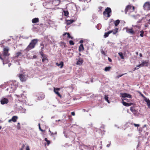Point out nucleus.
I'll return each mask as SVG.
<instances>
[{
	"mask_svg": "<svg viewBox=\"0 0 150 150\" xmlns=\"http://www.w3.org/2000/svg\"><path fill=\"white\" fill-rule=\"evenodd\" d=\"M9 49L8 47H6L3 49L1 54H0V59L2 61L3 64L7 63L8 62V56L10 55L8 53Z\"/></svg>",
	"mask_w": 150,
	"mask_h": 150,
	"instance_id": "nucleus-1",
	"label": "nucleus"
},
{
	"mask_svg": "<svg viewBox=\"0 0 150 150\" xmlns=\"http://www.w3.org/2000/svg\"><path fill=\"white\" fill-rule=\"evenodd\" d=\"M51 1V0H50ZM52 1L49 3H45L44 4L46 5L47 7L48 8L54 9L58 6L60 3V0H51Z\"/></svg>",
	"mask_w": 150,
	"mask_h": 150,
	"instance_id": "nucleus-2",
	"label": "nucleus"
},
{
	"mask_svg": "<svg viewBox=\"0 0 150 150\" xmlns=\"http://www.w3.org/2000/svg\"><path fill=\"white\" fill-rule=\"evenodd\" d=\"M38 42V40L37 39H34L32 40L29 44L25 49V50L28 51L34 48Z\"/></svg>",
	"mask_w": 150,
	"mask_h": 150,
	"instance_id": "nucleus-3",
	"label": "nucleus"
},
{
	"mask_svg": "<svg viewBox=\"0 0 150 150\" xmlns=\"http://www.w3.org/2000/svg\"><path fill=\"white\" fill-rule=\"evenodd\" d=\"M112 12L111 9L109 7H107L105 9V11L103 12V15L106 16L108 18H109L111 16V13Z\"/></svg>",
	"mask_w": 150,
	"mask_h": 150,
	"instance_id": "nucleus-4",
	"label": "nucleus"
},
{
	"mask_svg": "<svg viewBox=\"0 0 150 150\" xmlns=\"http://www.w3.org/2000/svg\"><path fill=\"white\" fill-rule=\"evenodd\" d=\"M126 32L128 33L131 34L132 35L135 34V32L133 30V28H129L128 27H126L125 28Z\"/></svg>",
	"mask_w": 150,
	"mask_h": 150,
	"instance_id": "nucleus-5",
	"label": "nucleus"
},
{
	"mask_svg": "<svg viewBox=\"0 0 150 150\" xmlns=\"http://www.w3.org/2000/svg\"><path fill=\"white\" fill-rule=\"evenodd\" d=\"M18 75L21 81L24 82L26 81V77L25 75L19 74Z\"/></svg>",
	"mask_w": 150,
	"mask_h": 150,
	"instance_id": "nucleus-6",
	"label": "nucleus"
},
{
	"mask_svg": "<svg viewBox=\"0 0 150 150\" xmlns=\"http://www.w3.org/2000/svg\"><path fill=\"white\" fill-rule=\"evenodd\" d=\"M143 7L145 10H150V3L149 2H146L144 5Z\"/></svg>",
	"mask_w": 150,
	"mask_h": 150,
	"instance_id": "nucleus-7",
	"label": "nucleus"
},
{
	"mask_svg": "<svg viewBox=\"0 0 150 150\" xmlns=\"http://www.w3.org/2000/svg\"><path fill=\"white\" fill-rule=\"evenodd\" d=\"M149 60L145 61H142L141 64V66H142V67L144 66L147 67L149 64Z\"/></svg>",
	"mask_w": 150,
	"mask_h": 150,
	"instance_id": "nucleus-8",
	"label": "nucleus"
},
{
	"mask_svg": "<svg viewBox=\"0 0 150 150\" xmlns=\"http://www.w3.org/2000/svg\"><path fill=\"white\" fill-rule=\"evenodd\" d=\"M0 102L1 104L4 105L7 103L8 102V100L7 98H4L1 99Z\"/></svg>",
	"mask_w": 150,
	"mask_h": 150,
	"instance_id": "nucleus-9",
	"label": "nucleus"
},
{
	"mask_svg": "<svg viewBox=\"0 0 150 150\" xmlns=\"http://www.w3.org/2000/svg\"><path fill=\"white\" fill-rule=\"evenodd\" d=\"M22 50H20V51L16 52L15 54L14 58L16 59L18 58L20 56H21L22 54Z\"/></svg>",
	"mask_w": 150,
	"mask_h": 150,
	"instance_id": "nucleus-10",
	"label": "nucleus"
},
{
	"mask_svg": "<svg viewBox=\"0 0 150 150\" xmlns=\"http://www.w3.org/2000/svg\"><path fill=\"white\" fill-rule=\"evenodd\" d=\"M132 7L133 8V10L134 11V6H133L132 7L131 5H127L125 9V12L126 13H127V11L131 9L132 8Z\"/></svg>",
	"mask_w": 150,
	"mask_h": 150,
	"instance_id": "nucleus-11",
	"label": "nucleus"
},
{
	"mask_svg": "<svg viewBox=\"0 0 150 150\" xmlns=\"http://www.w3.org/2000/svg\"><path fill=\"white\" fill-rule=\"evenodd\" d=\"M60 90V88H54V91L55 93H56L58 96L59 97H61V95L59 93L58 91Z\"/></svg>",
	"mask_w": 150,
	"mask_h": 150,
	"instance_id": "nucleus-12",
	"label": "nucleus"
},
{
	"mask_svg": "<svg viewBox=\"0 0 150 150\" xmlns=\"http://www.w3.org/2000/svg\"><path fill=\"white\" fill-rule=\"evenodd\" d=\"M120 22V21L119 20H117L115 21H111L110 22V24L111 23V24L113 25L114 23L115 24V26H117V25L119 24Z\"/></svg>",
	"mask_w": 150,
	"mask_h": 150,
	"instance_id": "nucleus-13",
	"label": "nucleus"
},
{
	"mask_svg": "<svg viewBox=\"0 0 150 150\" xmlns=\"http://www.w3.org/2000/svg\"><path fill=\"white\" fill-rule=\"evenodd\" d=\"M83 62V60L82 58H80L76 63V64L78 65H81Z\"/></svg>",
	"mask_w": 150,
	"mask_h": 150,
	"instance_id": "nucleus-14",
	"label": "nucleus"
},
{
	"mask_svg": "<svg viewBox=\"0 0 150 150\" xmlns=\"http://www.w3.org/2000/svg\"><path fill=\"white\" fill-rule=\"evenodd\" d=\"M26 145V150H30V148L29 146L26 144H23L22 145V146L21 148L20 149V150H23L24 147Z\"/></svg>",
	"mask_w": 150,
	"mask_h": 150,
	"instance_id": "nucleus-15",
	"label": "nucleus"
},
{
	"mask_svg": "<svg viewBox=\"0 0 150 150\" xmlns=\"http://www.w3.org/2000/svg\"><path fill=\"white\" fill-rule=\"evenodd\" d=\"M122 97L123 98L127 97L129 98H132L131 95L126 93H123L122 94Z\"/></svg>",
	"mask_w": 150,
	"mask_h": 150,
	"instance_id": "nucleus-16",
	"label": "nucleus"
},
{
	"mask_svg": "<svg viewBox=\"0 0 150 150\" xmlns=\"http://www.w3.org/2000/svg\"><path fill=\"white\" fill-rule=\"evenodd\" d=\"M123 105L125 106H129L133 104L132 103H127L125 101H123L122 102Z\"/></svg>",
	"mask_w": 150,
	"mask_h": 150,
	"instance_id": "nucleus-17",
	"label": "nucleus"
},
{
	"mask_svg": "<svg viewBox=\"0 0 150 150\" xmlns=\"http://www.w3.org/2000/svg\"><path fill=\"white\" fill-rule=\"evenodd\" d=\"M144 101L147 103V104L149 108H150V100L148 98H146L144 99Z\"/></svg>",
	"mask_w": 150,
	"mask_h": 150,
	"instance_id": "nucleus-18",
	"label": "nucleus"
},
{
	"mask_svg": "<svg viewBox=\"0 0 150 150\" xmlns=\"http://www.w3.org/2000/svg\"><path fill=\"white\" fill-rule=\"evenodd\" d=\"M32 22L33 23H35L39 22V19L38 18H35L32 20Z\"/></svg>",
	"mask_w": 150,
	"mask_h": 150,
	"instance_id": "nucleus-19",
	"label": "nucleus"
},
{
	"mask_svg": "<svg viewBox=\"0 0 150 150\" xmlns=\"http://www.w3.org/2000/svg\"><path fill=\"white\" fill-rule=\"evenodd\" d=\"M84 50V47L82 44H81L79 47V52L83 51Z\"/></svg>",
	"mask_w": 150,
	"mask_h": 150,
	"instance_id": "nucleus-20",
	"label": "nucleus"
},
{
	"mask_svg": "<svg viewBox=\"0 0 150 150\" xmlns=\"http://www.w3.org/2000/svg\"><path fill=\"white\" fill-rule=\"evenodd\" d=\"M67 35V37L68 38H71V39H73V38L71 37L69 33H65L63 34V36H65L66 35Z\"/></svg>",
	"mask_w": 150,
	"mask_h": 150,
	"instance_id": "nucleus-21",
	"label": "nucleus"
},
{
	"mask_svg": "<svg viewBox=\"0 0 150 150\" xmlns=\"http://www.w3.org/2000/svg\"><path fill=\"white\" fill-rule=\"evenodd\" d=\"M112 31H109L105 33L104 35V37L105 38L107 37L108 36L109 34L112 33Z\"/></svg>",
	"mask_w": 150,
	"mask_h": 150,
	"instance_id": "nucleus-22",
	"label": "nucleus"
},
{
	"mask_svg": "<svg viewBox=\"0 0 150 150\" xmlns=\"http://www.w3.org/2000/svg\"><path fill=\"white\" fill-rule=\"evenodd\" d=\"M18 118V117L16 116H13L11 120L14 122H15L16 121L17 119Z\"/></svg>",
	"mask_w": 150,
	"mask_h": 150,
	"instance_id": "nucleus-23",
	"label": "nucleus"
},
{
	"mask_svg": "<svg viewBox=\"0 0 150 150\" xmlns=\"http://www.w3.org/2000/svg\"><path fill=\"white\" fill-rule=\"evenodd\" d=\"M56 64L57 66H60V68H62L64 66V62L62 61L59 64L56 63Z\"/></svg>",
	"mask_w": 150,
	"mask_h": 150,
	"instance_id": "nucleus-24",
	"label": "nucleus"
},
{
	"mask_svg": "<svg viewBox=\"0 0 150 150\" xmlns=\"http://www.w3.org/2000/svg\"><path fill=\"white\" fill-rule=\"evenodd\" d=\"M74 21L73 20H67V25H69L74 22Z\"/></svg>",
	"mask_w": 150,
	"mask_h": 150,
	"instance_id": "nucleus-25",
	"label": "nucleus"
},
{
	"mask_svg": "<svg viewBox=\"0 0 150 150\" xmlns=\"http://www.w3.org/2000/svg\"><path fill=\"white\" fill-rule=\"evenodd\" d=\"M130 110L134 114H136L137 113V111L133 107H131Z\"/></svg>",
	"mask_w": 150,
	"mask_h": 150,
	"instance_id": "nucleus-26",
	"label": "nucleus"
},
{
	"mask_svg": "<svg viewBox=\"0 0 150 150\" xmlns=\"http://www.w3.org/2000/svg\"><path fill=\"white\" fill-rule=\"evenodd\" d=\"M12 88H13V87L11 86L10 87H9V88H8L7 89V90L8 91L10 90L9 92H13L14 91V88H13V89H12Z\"/></svg>",
	"mask_w": 150,
	"mask_h": 150,
	"instance_id": "nucleus-27",
	"label": "nucleus"
},
{
	"mask_svg": "<svg viewBox=\"0 0 150 150\" xmlns=\"http://www.w3.org/2000/svg\"><path fill=\"white\" fill-rule=\"evenodd\" d=\"M118 28H115L113 30H112L111 31H113L112 33L113 34H115L117 32H118Z\"/></svg>",
	"mask_w": 150,
	"mask_h": 150,
	"instance_id": "nucleus-28",
	"label": "nucleus"
},
{
	"mask_svg": "<svg viewBox=\"0 0 150 150\" xmlns=\"http://www.w3.org/2000/svg\"><path fill=\"white\" fill-rule=\"evenodd\" d=\"M111 68V67H106L105 68L104 70L106 71H109L110 70Z\"/></svg>",
	"mask_w": 150,
	"mask_h": 150,
	"instance_id": "nucleus-29",
	"label": "nucleus"
},
{
	"mask_svg": "<svg viewBox=\"0 0 150 150\" xmlns=\"http://www.w3.org/2000/svg\"><path fill=\"white\" fill-rule=\"evenodd\" d=\"M63 13H64V15L66 16H67L69 14L68 11H63Z\"/></svg>",
	"mask_w": 150,
	"mask_h": 150,
	"instance_id": "nucleus-30",
	"label": "nucleus"
},
{
	"mask_svg": "<svg viewBox=\"0 0 150 150\" xmlns=\"http://www.w3.org/2000/svg\"><path fill=\"white\" fill-rule=\"evenodd\" d=\"M118 54L120 56L121 58L122 59H124V57L123 55V54L122 52H120L118 53Z\"/></svg>",
	"mask_w": 150,
	"mask_h": 150,
	"instance_id": "nucleus-31",
	"label": "nucleus"
},
{
	"mask_svg": "<svg viewBox=\"0 0 150 150\" xmlns=\"http://www.w3.org/2000/svg\"><path fill=\"white\" fill-rule=\"evenodd\" d=\"M47 57L46 55H44V56L43 57V58L42 59V62H44L45 61L47 60Z\"/></svg>",
	"mask_w": 150,
	"mask_h": 150,
	"instance_id": "nucleus-32",
	"label": "nucleus"
},
{
	"mask_svg": "<svg viewBox=\"0 0 150 150\" xmlns=\"http://www.w3.org/2000/svg\"><path fill=\"white\" fill-rule=\"evenodd\" d=\"M108 99V95H105V100L108 103H109V101Z\"/></svg>",
	"mask_w": 150,
	"mask_h": 150,
	"instance_id": "nucleus-33",
	"label": "nucleus"
},
{
	"mask_svg": "<svg viewBox=\"0 0 150 150\" xmlns=\"http://www.w3.org/2000/svg\"><path fill=\"white\" fill-rule=\"evenodd\" d=\"M141 34H140V36L142 37H143L144 36V32L143 30H142L140 31Z\"/></svg>",
	"mask_w": 150,
	"mask_h": 150,
	"instance_id": "nucleus-34",
	"label": "nucleus"
},
{
	"mask_svg": "<svg viewBox=\"0 0 150 150\" xmlns=\"http://www.w3.org/2000/svg\"><path fill=\"white\" fill-rule=\"evenodd\" d=\"M69 43L70 45H74V43L72 40H70Z\"/></svg>",
	"mask_w": 150,
	"mask_h": 150,
	"instance_id": "nucleus-35",
	"label": "nucleus"
},
{
	"mask_svg": "<svg viewBox=\"0 0 150 150\" xmlns=\"http://www.w3.org/2000/svg\"><path fill=\"white\" fill-rule=\"evenodd\" d=\"M103 8L101 6L99 7H98L99 10L98 11V12H101Z\"/></svg>",
	"mask_w": 150,
	"mask_h": 150,
	"instance_id": "nucleus-36",
	"label": "nucleus"
},
{
	"mask_svg": "<svg viewBox=\"0 0 150 150\" xmlns=\"http://www.w3.org/2000/svg\"><path fill=\"white\" fill-rule=\"evenodd\" d=\"M47 142V144L46 143H44L45 146L46 145L48 146L50 144V141H46Z\"/></svg>",
	"mask_w": 150,
	"mask_h": 150,
	"instance_id": "nucleus-37",
	"label": "nucleus"
},
{
	"mask_svg": "<svg viewBox=\"0 0 150 150\" xmlns=\"http://www.w3.org/2000/svg\"><path fill=\"white\" fill-rule=\"evenodd\" d=\"M139 93L140 95L144 98V99L146 98L141 92H139Z\"/></svg>",
	"mask_w": 150,
	"mask_h": 150,
	"instance_id": "nucleus-38",
	"label": "nucleus"
},
{
	"mask_svg": "<svg viewBox=\"0 0 150 150\" xmlns=\"http://www.w3.org/2000/svg\"><path fill=\"white\" fill-rule=\"evenodd\" d=\"M49 131L51 133V134L52 135H55V134H57V132H55L54 133H53V132H52L50 130H49Z\"/></svg>",
	"mask_w": 150,
	"mask_h": 150,
	"instance_id": "nucleus-39",
	"label": "nucleus"
},
{
	"mask_svg": "<svg viewBox=\"0 0 150 150\" xmlns=\"http://www.w3.org/2000/svg\"><path fill=\"white\" fill-rule=\"evenodd\" d=\"M126 74V73H125V74H122V75H118V76H117V77H116V78H119L120 77L122 76L123 75H124V74Z\"/></svg>",
	"mask_w": 150,
	"mask_h": 150,
	"instance_id": "nucleus-40",
	"label": "nucleus"
},
{
	"mask_svg": "<svg viewBox=\"0 0 150 150\" xmlns=\"http://www.w3.org/2000/svg\"><path fill=\"white\" fill-rule=\"evenodd\" d=\"M101 53L104 55H106V53H105V52L103 51V50H102V51H101Z\"/></svg>",
	"mask_w": 150,
	"mask_h": 150,
	"instance_id": "nucleus-41",
	"label": "nucleus"
},
{
	"mask_svg": "<svg viewBox=\"0 0 150 150\" xmlns=\"http://www.w3.org/2000/svg\"><path fill=\"white\" fill-rule=\"evenodd\" d=\"M39 129L40 130V131H41L42 132H43L44 131L43 130H42V129L40 127V124H39Z\"/></svg>",
	"mask_w": 150,
	"mask_h": 150,
	"instance_id": "nucleus-42",
	"label": "nucleus"
},
{
	"mask_svg": "<svg viewBox=\"0 0 150 150\" xmlns=\"http://www.w3.org/2000/svg\"><path fill=\"white\" fill-rule=\"evenodd\" d=\"M134 125L135 127H139V124L134 123Z\"/></svg>",
	"mask_w": 150,
	"mask_h": 150,
	"instance_id": "nucleus-43",
	"label": "nucleus"
},
{
	"mask_svg": "<svg viewBox=\"0 0 150 150\" xmlns=\"http://www.w3.org/2000/svg\"><path fill=\"white\" fill-rule=\"evenodd\" d=\"M40 54L43 57L44 55H45L42 52H41L40 53Z\"/></svg>",
	"mask_w": 150,
	"mask_h": 150,
	"instance_id": "nucleus-44",
	"label": "nucleus"
},
{
	"mask_svg": "<svg viewBox=\"0 0 150 150\" xmlns=\"http://www.w3.org/2000/svg\"><path fill=\"white\" fill-rule=\"evenodd\" d=\"M148 17H149V18L148 20V23L150 24V15L148 16Z\"/></svg>",
	"mask_w": 150,
	"mask_h": 150,
	"instance_id": "nucleus-45",
	"label": "nucleus"
},
{
	"mask_svg": "<svg viewBox=\"0 0 150 150\" xmlns=\"http://www.w3.org/2000/svg\"><path fill=\"white\" fill-rule=\"evenodd\" d=\"M71 115L73 116H74L75 115V113L74 112H71Z\"/></svg>",
	"mask_w": 150,
	"mask_h": 150,
	"instance_id": "nucleus-46",
	"label": "nucleus"
},
{
	"mask_svg": "<svg viewBox=\"0 0 150 150\" xmlns=\"http://www.w3.org/2000/svg\"><path fill=\"white\" fill-rule=\"evenodd\" d=\"M108 60L110 62H111L112 61L111 59L109 57H108Z\"/></svg>",
	"mask_w": 150,
	"mask_h": 150,
	"instance_id": "nucleus-47",
	"label": "nucleus"
},
{
	"mask_svg": "<svg viewBox=\"0 0 150 150\" xmlns=\"http://www.w3.org/2000/svg\"><path fill=\"white\" fill-rule=\"evenodd\" d=\"M111 144V143H110L109 144H107L106 146L108 147L110 146V144Z\"/></svg>",
	"mask_w": 150,
	"mask_h": 150,
	"instance_id": "nucleus-48",
	"label": "nucleus"
},
{
	"mask_svg": "<svg viewBox=\"0 0 150 150\" xmlns=\"http://www.w3.org/2000/svg\"><path fill=\"white\" fill-rule=\"evenodd\" d=\"M140 142H139L138 143V145L137 146V148L138 147L140 146Z\"/></svg>",
	"mask_w": 150,
	"mask_h": 150,
	"instance_id": "nucleus-49",
	"label": "nucleus"
},
{
	"mask_svg": "<svg viewBox=\"0 0 150 150\" xmlns=\"http://www.w3.org/2000/svg\"><path fill=\"white\" fill-rule=\"evenodd\" d=\"M83 40H81L80 42H79V43H81V44H82V43H83Z\"/></svg>",
	"mask_w": 150,
	"mask_h": 150,
	"instance_id": "nucleus-50",
	"label": "nucleus"
},
{
	"mask_svg": "<svg viewBox=\"0 0 150 150\" xmlns=\"http://www.w3.org/2000/svg\"><path fill=\"white\" fill-rule=\"evenodd\" d=\"M141 64L139 65H138L137 66H136L137 67H142V66H141Z\"/></svg>",
	"mask_w": 150,
	"mask_h": 150,
	"instance_id": "nucleus-51",
	"label": "nucleus"
},
{
	"mask_svg": "<svg viewBox=\"0 0 150 150\" xmlns=\"http://www.w3.org/2000/svg\"><path fill=\"white\" fill-rule=\"evenodd\" d=\"M148 25H147V24H145V25H144V27H148Z\"/></svg>",
	"mask_w": 150,
	"mask_h": 150,
	"instance_id": "nucleus-52",
	"label": "nucleus"
},
{
	"mask_svg": "<svg viewBox=\"0 0 150 150\" xmlns=\"http://www.w3.org/2000/svg\"><path fill=\"white\" fill-rule=\"evenodd\" d=\"M139 56L140 57H142V54L141 53H140L139 54Z\"/></svg>",
	"mask_w": 150,
	"mask_h": 150,
	"instance_id": "nucleus-53",
	"label": "nucleus"
},
{
	"mask_svg": "<svg viewBox=\"0 0 150 150\" xmlns=\"http://www.w3.org/2000/svg\"><path fill=\"white\" fill-rule=\"evenodd\" d=\"M138 68H136V67H135V68H134V71H135V70H136V69H138Z\"/></svg>",
	"mask_w": 150,
	"mask_h": 150,
	"instance_id": "nucleus-54",
	"label": "nucleus"
},
{
	"mask_svg": "<svg viewBox=\"0 0 150 150\" xmlns=\"http://www.w3.org/2000/svg\"><path fill=\"white\" fill-rule=\"evenodd\" d=\"M11 121H12V120H11V119H10V120H9L8 121V122H11Z\"/></svg>",
	"mask_w": 150,
	"mask_h": 150,
	"instance_id": "nucleus-55",
	"label": "nucleus"
},
{
	"mask_svg": "<svg viewBox=\"0 0 150 150\" xmlns=\"http://www.w3.org/2000/svg\"><path fill=\"white\" fill-rule=\"evenodd\" d=\"M33 57L34 58H35L37 57V56L36 55H34Z\"/></svg>",
	"mask_w": 150,
	"mask_h": 150,
	"instance_id": "nucleus-56",
	"label": "nucleus"
},
{
	"mask_svg": "<svg viewBox=\"0 0 150 150\" xmlns=\"http://www.w3.org/2000/svg\"><path fill=\"white\" fill-rule=\"evenodd\" d=\"M45 141H48V140H47V138H45Z\"/></svg>",
	"mask_w": 150,
	"mask_h": 150,
	"instance_id": "nucleus-57",
	"label": "nucleus"
},
{
	"mask_svg": "<svg viewBox=\"0 0 150 150\" xmlns=\"http://www.w3.org/2000/svg\"><path fill=\"white\" fill-rule=\"evenodd\" d=\"M20 125V123L18 122V125Z\"/></svg>",
	"mask_w": 150,
	"mask_h": 150,
	"instance_id": "nucleus-58",
	"label": "nucleus"
},
{
	"mask_svg": "<svg viewBox=\"0 0 150 150\" xmlns=\"http://www.w3.org/2000/svg\"><path fill=\"white\" fill-rule=\"evenodd\" d=\"M79 55L80 56L81 55V53H79Z\"/></svg>",
	"mask_w": 150,
	"mask_h": 150,
	"instance_id": "nucleus-59",
	"label": "nucleus"
},
{
	"mask_svg": "<svg viewBox=\"0 0 150 150\" xmlns=\"http://www.w3.org/2000/svg\"><path fill=\"white\" fill-rule=\"evenodd\" d=\"M136 54H138V52H136Z\"/></svg>",
	"mask_w": 150,
	"mask_h": 150,
	"instance_id": "nucleus-60",
	"label": "nucleus"
},
{
	"mask_svg": "<svg viewBox=\"0 0 150 150\" xmlns=\"http://www.w3.org/2000/svg\"><path fill=\"white\" fill-rule=\"evenodd\" d=\"M58 121H60V120H58Z\"/></svg>",
	"mask_w": 150,
	"mask_h": 150,
	"instance_id": "nucleus-61",
	"label": "nucleus"
},
{
	"mask_svg": "<svg viewBox=\"0 0 150 150\" xmlns=\"http://www.w3.org/2000/svg\"><path fill=\"white\" fill-rule=\"evenodd\" d=\"M69 117V118L70 117H71V116H68Z\"/></svg>",
	"mask_w": 150,
	"mask_h": 150,
	"instance_id": "nucleus-62",
	"label": "nucleus"
},
{
	"mask_svg": "<svg viewBox=\"0 0 150 150\" xmlns=\"http://www.w3.org/2000/svg\"><path fill=\"white\" fill-rule=\"evenodd\" d=\"M1 126H0V129H1Z\"/></svg>",
	"mask_w": 150,
	"mask_h": 150,
	"instance_id": "nucleus-63",
	"label": "nucleus"
},
{
	"mask_svg": "<svg viewBox=\"0 0 150 150\" xmlns=\"http://www.w3.org/2000/svg\"><path fill=\"white\" fill-rule=\"evenodd\" d=\"M78 143H79V141H76Z\"/></svg>",
	"mask_w": 150,
	"mask_h": 150,
	"instance_id": "nucleus-64",
	"label": "nucleus"
}]
</instances>
